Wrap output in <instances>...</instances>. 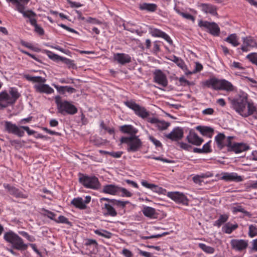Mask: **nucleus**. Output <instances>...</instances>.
I'll return each mask as SVG.
<instances>
[{"mask_svg": "<svg viewBox=\"0 0 257 257\" xmlns=\"http://www.w3.org/2000/svg\"><path fill=\"white\" fill-rule=\"evenodd\" d=\"M149 139L156 147H161L162 146V144L160 141L156 139L153 136H149Z\"/></svg>", "mask_w": 257, "mask_h": 257, "instance_id": "nucleus-56", "label": "nucleus"}, {"mask_svg": "<svg viewBox=\"0 0 257 257\" xmlns=\"http://www.w3.org/2000/svg\"><path fill=\"white\" fill-rule=\"evenodd\" d=\"M113 58L114 61L117 63L125 65L132 62V57L127 54L123 53H117L113 54Z\"/></svg>", "mask_w": 257, "mask_h": 257, "instance_id": "nucleus-22", "label": "nucleus"}, {"mask_svg": "<svg viewBox=\"0 0 257 257\" xmlns=\"http://www.w3.org/2000/svg\"><path fill=\"white\" fill-rule=\"evenodd\" d=\"M122 254L125 257H132L133 256L132 252L126 248L123 249L122 250Z\"/></svg>", "mask_w": 257, "mask_h": 257, "instance_id": "nucleus-63", "label": "nucleus"}, {"mask_svg": "<svg viewBox=\"0 0 257 257\" xmlns=\"http://www.w3.org/2000/svg\"><path fill=\"white\" fill-rule=\"evenodd\" d=\"M149 32L152 37L162 38L166 41L170 45L173 44V41L170 37L167 34L161 30L150 27L149 29Z\"/></svg>", "mask_w": 257, "mask_h": 257, "instance_id": "nucleus-18", "label": "nucleus"}, {"mask_svg": "<svg viewBox=\"0 0 257 257\" xmlns=\"http://www.w3.org/2000/svg\"><path fill=\"white\" fill-rule=\"evenodd\" d=\"M121 193L120 196L122 197H130L133 195V193L128 191L124 188L119 187L118 194Z\"/></svg>", "mask_w": 257, "mask_h": 257, "instance_id": "nucleus-47", "label": "nucleus"}, {"mask_svg": "<svg viewBox=\"0 0 257 257\" xmlns=\"http://www.w3.org/2000/svg\"><path fill=\"white\" fill-rule=\"evenodd\" d=\"M229 218V215L227 214H221L217 220L213 223V225L220 227L223 223H225Z\"/></svg>", "mask_w": 257, "mask_h": 257, "instance_id": "nucleus-38", "label": "nucleus"}, {"mask_svg": "<svg viewBox=\"0 0 257 257\" xmlns=\"http://www.w3.org/2000/svg\"><path fill=\"white\" fill-rule=\"evenodd\" d=\"M230 67L232 69H237L239 70H244V67L242 64L238 62L233 61L230 65Z\"/></svg>", "mask_w": 257, "mask_h": 257, "instance_id": "nucleus-54", "label": "nucleus"}, {"mask_svg": "<svg viewBox=\"0 0 257 257\" xmlns=\"http://www.w3.org/2000/svg\"><path fill=\"white\" fill-rule=\"evenodd\" d=\"M28 13L27 14L23 15L24 18H28V21L30 24L34 27V32L39 34L40 36H42L44 34L45 32L44 29L37 24V21L35 18L36 14L32 10H29Z\"/></svg>", "mask_w": 257, "mask_h": 257, "instance_id": "nucleus-11", "label": "nucleus"}, {"mask_svg": "<svg viewBox=\"0 0 257 257\" xmlns=\"http://www.w3.org/2000/svg\"><path fill=\"white\" fill-rule=\"evenodd\" d=\"M232 138V137L229 136L227 139H226L225 136L223 134L219 133L215 137V141L217 144V147L219 149L221 150L225 146L227 147L228 149V144L229 143V142H231Z\"/></svg>", "mask_w": 257, "mask_h": 257, "instance_id": "nucleus-21", "label": "nucleus"}, {"mask_svg": "<svg viewBox=\"0 0 257 257\" xmlns=\"http://www.w3.org/2000/svg\"><path fill=\"white\" fill-rule=\"evenodd\" d=\"M4 126L5 131L9 134H13L19 137H22L25 135V132L22 130L21 126H18L11 121H5Z\"/></svg>", "mask_w": 257, "mask_h": 257, "instance_id": "nucleus-13", "label": "nucleus"}, {"mask_svg": "<svg viewBox=\"0 0 257 257\" xmlns=\"http://www.w3.org/2000/svg\"><path fill=\"white\" fill-rule=\"evenodd\" d=\"M221 175L220 179L227 182L234 181L239 182L243 180L242 177L241 176L238 175L235 172H223L221 174Z\"/></svg>", "mask_w": 257, "mask_h": 257, "instance_id": "nucleus-25", "label": "nucleus"}, {"mask_svg": "<svg viewBox=\"0 0 257 257\" xmlns=\"http://www.w3.org/2000/svg\"><path fill=\"white\" fill-rule=\"evenodd\" d=\"M148 121L155 124V126L160 131L166 130L170 124L169 122L164 120H160L156 117H149Z\"/></svg>", "mask_w": 257, "mask_h": 257, "instance_id": "nucleus-28", "label": "nucleus"}, {"mask_svg": "<svg viewBox=\"0 0 257 257\" xmlns=\"http://www.w3.org/2000/svg\"><path fill=\"white\" fill-rule=\"evenodd\" d=\"M167 196L177 204L188 205V199L183 193L180 192H169Z\"/></svg>", "mask_w": 257, "mask_h": 257, "instance_id": "nucleus-14", "label": "nucleus"}, {"mask_svg": "<svg viewBox=\"0 0 257 257\" xmlns=\"http://www.w3.org/2000/svg\"><path fill=\"white\" fill-rule=\"evenodd\" d=\"M84 244L86 246H93L96 247L98 245V243L95 239L86 238L84 240Z\"/></svg>", "mask_w": 257, "mask_h": 257, "instance_id": "nucleus-51", "label": "nucleus"}, {"mask_svg": "<svg viewBox=\"0 0 257 257\" xmlns=\"http://www.w3.org/2000/svg\"><path fill=\"white\" fill-rule=\"evenodd\" d=\"M211 142V141H209L203 146L202 149L203 152V153H211L212 152V149H211L210 147Z\"/></svg>", "mask_w": 257, "mask_h": 257, "instance_id": "nucleus-55", "label": "nucleus"}, {"mask_svg": "<svg viewBox=\"0 0 257 257\" xmlns=\"http://www.w3.org/2000/svg\"><path fill=\"white\" fill-rule=\"evenodd\" d=\"M55 222L58 223H64L66 224H70V222L69 221L68 219L63 215L59 216L58 219L55 220Z\"/></svg>", "mask_w": 257, "mask_h": 257, "instance_id": "nucleus-52", "label": "nucleus"}, {"mask_svg": "<svg viewBox=\"0 0 257 257\" xmlns=\"http://www.w3.org/2000/svg\"><path fill=\"white\" fill-rule=\"evenodd\" d=\"M119 186L114 184H107L103 186L102 192L111 195H118Z\"/></svg>", "mask_w": 257, "mask_h": 257, "instance_id": "nucleus-30", "label": "nucleus"}, {"mask_svg": "<svg viewBox=\"0 0 257 257\" xmlns=\"http://www.w3.org/2000/svg\"><path fill=\"white\" fill-rule=\"evenodd\" d=\"M241 40L242 44L238 50L240 49L243 52H247L254 48H257V41L254 37L248 36L242 37Z\"/></svg>", "mask_w": 257, "mask_h": 257, "instance_id": "nucleus-10", "label": "nucleus"}, {"mask_svg": "<svg viewBox=\"0 0 257 257\" xmlns=\"http://www.w3.org/2000/svg\"><path fill=\"white\" fill-rule=\"evenodd\" d=\"M78 176L79 182L85 188L93 190H98L100 188V183L95 176L79 173Z\"/></svg>", "mask_w": 257, "mask_h": 257, "instance_id": "nucleus-6", "label": "nucleus"}, {"mask_svg": "<svg viewBox=\"0 0 257 257\" xmlns=\"http://www.w3.org/2000/svg\"><path fill=\"white\" fill-rule=\"evenodd\" d=\"M24 77L28 81L33 82L41 83L36 84L34 86V88L36 91L39 93H44L50 94L54 93V89L49 85L46 84H42L45 83L46 81L45 78L41 76H32L29 75H25Z\"/></svg>", "mask_w": 257, "mask_h": 257, "instance_id": "nucleus-4", "label": "nucleus"}, {"mask_svg": "<svg viewBox=\"0 0 257 257\" xmlns=\"http://www.w3.org/2000/svg\"><path fill=\"white\" fill-rule=\"evenodd\" d=\"M19 234L23 237L27 238L30 242L35 241L36 239L34 236L29 235L27 232L24 231H19Z\"/></svg>", "mask_w": 257, "mask_h": 257, "instance_id": "nucleus-53", "label": "nucleus"}, {"mask_svg": "<svg viewBox=\"0 0 257 257\" xmlns=\"http://www.w3.org/2000/svg\"><path fill=\"white\" fill-rule=\"evenodd\" d=\"M198 26L201 28L207 29L208 32L213 36H218L220 34V28L215 22L200 20L198 23Z\"/></svg>", "mask_w": 257, "mask_h": 257, "instance_id": "nucleus-12", "label": "nucleus"}, {"mask_svg": "<svg viewBox=\"0 0 257 257\" xmlns=\"http://www.w3.org/2000/svg\"><path fill=\"white\" fill-rule=\"evenodd\" d=\"M198 7L205 14H209L212 16H217L216 6L210 4L202 3L198 5Z\"/></svg>", "mask_w": 257, "mask_h": 257, "instance_id": "nucleus-27", "label": "nucleus"}, {"mask_svg": "<svg viewBox=\"0 0 257 257\" xmlns=\"http://www.w3.org/2000/svg\"><path fill=\"white\" fill-rule=\"evenodd\" d=\"M124 105L132 109L136 115L143 119L149 118L150 112L144 107L136 103L133 100L124 101Z\"/></svg>", "mask_w": 257, "mask_h": 257, "instance_id": "nucleus-9", "label": "nucleus"}, {"mask_svg": "<svg viewBox=\"0 0 257 257\" xmlns=\"http://www.w3.org/2000/svg\"><path fill=\"white\" fill-rule=\"evenodd\" d=\"M160 41H155L153 43V52L154 53L157 54L160 51V45L159 44Z\"/></svg>", "mask_w": 257, "mask_h": 257, "instance_id": "nucleus-57", "label": "nucleus"}, {"mask_svg": "<svg viewBox=\"0 0 257 257\" xmlns=\"http://www.w3.org/2000/svg\"><path fill=\"white\" fill-rule=\"evenodd\" d=\"M237 223L232 224L230 222L225 223L222 227V231L227 234L231 233L238 227Z\"/></svg>", "mask_w": 257, "mask_h": 257, "instance_id": "nucleus-36", "label": "nucleus"}, {"mask_svg": "<svg viewBox=\"0 0 257 257\" xmlns=\"http://www.w3.org/2000/svg\"><path fill=\"white\" fill-rule=\"evenodd\" d=\"M154 81L159 85L166 87L168 85L167 76L161 70H156L154 73Z\"/></svg>", "mask_w": 257, "mask_h": 257, "instance_id": "nucleus-19", "label": "nucleus"}, {"mask_svg": "<svg viewBox=\"0 0 257 257\" xmlns=\"http://www.w3.org/2000/svg\"><path fill=\"white\" fill-rule=\"evenodd\" d=\"M60 61L64 62L67 65H68L69 68H73L75 66L73 60H71L68 58H65V57H63L61 56V57L60 58Z\"/></svg>", "mask_w": 257, "mask_h": 257, "instance_id": "nucleus-50", "label": "nucleus"}, {"mask_svg": "<svg viewBox=\"0 0 257 257\" xmlns=\"http://www.w3.org/2000/svg\"><path fill=\"white\" fill-rule=\"evenodd\" d=\"M3 186L11 195L16 198H27V195L23 194L19 189L14 186L11 185L9 184L4 183Z\"/></svg>", "mask_w": 257, "mask_h": 257, "instance_id": "nucleus-26", "label": "nucleus"}, {"mask_svg": "<svg viewBox=\"0 0 257 257\" xmlns=\"http://www.w3.org/2000/svg\"><path fill=\"white\" fill-rule=\"evenodd\" d=\"M71 204L76 208L81 210L85 209L87 207L86 205H85V202H84L83 199L80 197L73 198L71 201Z\"/></svg>", "mask_w": 257, "mask_h": 257, "instance_id": "nucleus-33", "label": "nucleus"}, {"mask_svg": "<svg viewBox=\"0 0 257 257\" xmlns=\"http://www.w3.org/2000/svg\"><path fill=\"white\" fill-rule=\"evenodd\" d=\"M129 203L128 201H112L110 204H104L102 210L104 215L115 217L117 216V212L114 207L123 208Z\"/></svg>", "mask_w": 257, "mask_h": 257, "instance_id": "nucleus-8", "label": "nucleus"}, {"mask_svg": "<svg viewBox=\"0 0 257 257\" xmlns=\"http://www.w3.org/2000/svg\"><path fill=\"white\" fill-rule=\"evenodd\" d=\"M142 212L145 216L150 219H156L158 217L156 209L152 207L143 205Z\"/></svg>", "mask_w": 257, "mask_h": 257, "instance_id": "nucleus-29", "label": "nucleus"}, {"mask_svg": "<svg viewBox=\"0 0 257 257\" xmlns=\"http://www.w3.org/2000/svg\"><path fill=\"white\" fill-rule=\"evenodd\" d=\"M217 80V78H211L204 82V85L208 87H211L212 89L216 90Z\"/></svg>", "mask_w": 257, "mask_h": 257, "instance_id": "nucleus-42", "label": "nucleus"}, {"mask_svg": "<svg viewBox=\"0 0 257 257\" xmlns=\"http://www.w3.org/2000/svg\"><path fill=\"white\" fill-rule=\"evenodd\" d=\"M196 129L199 131L203 136H211L213 133V129L210 127L198 125Z\"/></svg>", "mask_w": 257, "mask_h": 257, "instance_id": "nucleus-37", "label": "nucleus"}, {"mask_svg": "<svg viewBox=\"0 0 257 257\" xmlns=\"http://www.w3.org/2000/svg\"><path fill=\"white\" fill-rule=\"evenodd\" d=\"M183 129L180 127H175L170 133L165 135L166 138L172 141H178L183 138Z\"/></svg>", "mask_w": 257, "mask_h": 257, "instance_id": "nucleus-17", "label": "nucleus"}, {"mask_svg": "<svg viewBox=\"0 0 257 257\" xmlns=\"http://www.w3.org/2000/svg\"><path fill=\"white\" fill-rule=\"evenodd\" d=\"M248 234L251 238L257 235V227L256 226L253 224L249 225Z\"/></svg>", "mask_w": 257, "mask_h": 257, "instance_id": "nucleus-46", "label": "nucleus"}, {"mask_svg": "<svg viewBox=\"0 0 257 257\" xmlns=\"http://www.w3.org/2000/svg\"><path fill=\"white\" fill-rule=\"evenodd\" d=\"M85 22L93 25H101L102 22L95 18L89 17L85 19Z\"/></svg>", "mask_w": 257, "mask_h": 257, "instance_id": "nucleus-49", "label": "nucleus"}, {"mask_svg": "<svg viewBox=\"0 0 257 257\" xmlns=\"http://www.w3.org/2000/svg\"><path fill=\"white\" fill-rule=\"evenodd\" d=\"M179 146L180 147L184 150H186V151H189L191 149V146L186 143H184V142H180L179 143Z\"/></svg>", "mask_w": 257, "mask_h": 257, "instance_id": "nucleus-59", "label": "nucleus"}, {"mask_svg": "<svg viewBox=\"0 0 257 257\" xmlns=\"http://www.w3.org/2000/svg\"><path fill=\"white\" fill-rule=\"evenodd\" d=\"M251 244V250L253 251H257V238L252 240Z\"/></svg>", "mask_w": 257, "mask_h": 257, "instance_id": "nucleus-64", "label": "nucleus"}, {"mask_svg": "<svg viewBox=\"0 0 257 257\" xmlns=\"http://www.w3.org/2000/svg\"><path fill=\"white\" fill-rule=\"evenodd\" d=\"M246 58L248 59L252 64L257 66V53H251L248 54Z\"/></svg>", "mask_w": 257, "mask_h": 257, "instance_id": "nucleus-45", "label": "nucleus"}, {"mask_svg": "<svg viewBox=\"0 0 257 257\" xmlns=\"http://www.w3.org/2000/svg\"><path fill=\"white\" fill-rule=\"evenodd\" d=\"M42 211H43L42 212V214L43 216H46L50 219L55 221V220H56V214L55 213L44 208H42Z\"/></svg>", "mask_w": 257, "mask_h": 257, "instance_id": "nucleus-43", "label": "nucleus"}, {"mask_svg": "<svg viewBox=\"0 0 257 257\" xmlns=\"http://www.w3.org/2000/svg\"><path fill=\"white\" fill-rule=\"evenodd\" d=\"M94 232L99 236H101L107 239L111 238L113 235L110 232L102 229L94 230Z\"/></svg>", "mask_w": 257, "mask_h": 257, "instance_id": "nucleus-39", "label": "nucleus"}, {"mask_svg": "<svg viewBox=\"0 0 257 257\" xmlns=\"http://www.w3.org/2000/svg\"><path fill=\"white\" fill-rule=\"evenodd\" d=\"M234 86L232 84L224 79H218L217 80L216 90H225L227 92L233 91L234 90Z\"/></svg>", "mask_w": 257, "mask_h": 257, "instance_id": "nucleus-20", "label": "nucleus"}, {"mask_svg": "<svg viewBox=\"0 0 257 257\" xmlns=\"http://www.w3.org/2000/svg\"><path fill=\"white\" fill-rule=\"evenodd\" d=\"M52 85L57 89L58 92L62 94L65 93V86H59L55 84H53Z\"/></svg>", "mask_w": 257, "mask_h": 257, "instance_id": "nucleus-62", "label": "nucleus"}, {"mask_svg": "<svg viewBox=\"0 0 257 257\" xmlns=\"http://www.w3.org/2000/svg\"><path fill=\"white\" fill-rule=\"evenodd\" d=\"M121 144L127 145L128 152H136L138 151L142 146V142L139 136L122 137L120 139Z\"/></svg>", "mask_w": 257, "mask_h": 257, "instance_id": "nucleus-7", "label": "nucleus"}, {"mask_svg": "<svg viewBox=\"0 0 257 257\" xmlns=\"http://www.w3.org/2000/svg\"><path fill=\"white\" fill-rule=\"evenodd\" d=\"M122 154L123 152L121 151L110 152L109 153V155L115 158H119L121 157Z\"/></svg>", "mask_w": 257, "mask_h": 257, "instance_id": "nucleus-60", "label": "nucleus"}, {"mask_svg": "<svg viewBox=\"0 0 257 257\" xmlns=\"http://www.w3.org/2000/svg\"><path fill=\"white\" fill-rule=\"evenodd\" d=\"M58 112L63 115L67 114L73 115L77 112V107L71 102L62 100L59 95L55 97Z\"/></svg>", "mask_w": 257, "mask_h": 257, "instance_id": "nucleus-3", "label": "nucleus"}, {"mask_svg": "<svg viewBox=\"0 0 257 257\" xmlns=\"http://www.w3.org/2000/svg\"><path fill=\"white\" fill-rule=\"evenodd\" d=\"M180 68H181L184 71L185 74L186 75H191L193 74V71H191L188 69L185 63H184Z\"/></svg>", "mask_w": 257, "mask_h": 257, "instance_id": "nucleus-61", "label": "nucleus"}, {"mask_svg": "<svg viewBox=\"0 0 257 257\" xmlns=\"http://www.w3.org/2000/svg\"><path fill=\"white\" fill-rule=\"evenodd\" d=\"M228 151H233L236 154L240 153L249 149V147L243 143H235L232 144L231 141L228 144Z\"/></svg>", "mask_w": 257, "mask_h": 257, "instance_id": "nucleus-23", "label": "nucleus"}, {"mask_svg": "<svg viewBox=\"0 0 257 257\" xmlns=\"http://www.w3.org/2000/svg\"><path fill=\"white\" fill-rule=\"evenodd\" d=\"M141 184L144 187L150 189L155 192H159L160 190L162 189V188L159 187L157 185H156L153 184H150L147 181L145 180L142 181L141 182Z\"/></svg>", "mask_w": 257, "mask_h": 257, "instance_id": "nucleus-40", "label": "nucleus"}, {"mask_svg": "<svg viewBox=\"0 0 257 257\" xmlns=\"http://www.w3.org/2000/svg\"><path fill=\"white\" fill-rule=\"evenodd\" d=\"M45 52L49 57V58L53 60H60V58L61 57V56H60L54 53L53 52L47 50H45Z\"/></svg>", "mask_w": 257, "mask_h": 257, "instance_id": "nucleus-48", "label": "nucleus"}, {"mask_svg": "<svg viewBox=\"0 0 257 257\" xmlns=\"http://www.w3.org/2000/svg\"><path fill=\"white\" fill-rule=\"evenodd\" d=\"M119 131L123 134L129 135L130 136H134L138 132V129L131 124L120 126Z\"/></svg>", "mask_w": 257, "mask_h": 257, "instance_id": "nucleus-31", "label": "nucleus"}, {"mask_svg": "<svg viewBox=\"0 0 257 257\" xmlns=\"http://www.w3.org/2000/svg\"><path fill=\"white\" fill-rule=\"evenodd\" d=\"M186 140L189 143L197 146L201 145L203 142V139L200 138L193 130L189 131L188 135L186 137Z\"/></svg>", "mask_w": 257, "mask_h": 257, "instance_id": "nucleus-24", "label": "nucleus"}, {"mask_svg": "<svg viewBox=\"0 0 257 257\" xmlns=\"http://www.w3.org/2000/svg\"><path fill=\"white\" fill-rule=\"evenodd\" d=\"M139 9L142 11L154 12L157 9V5L155 4L144 3L139 5Z\"/></svg>", "mask_w": 257, "mask_h": 257, "instance_id": "nucleus-35", "label": "nucleus"}, {"mask_svg": "<svg viewBox=\"0 0 257 257\" xmlns=\"http://www.w3.org/2000/svg\"><path fill=\"white\" fill-rule=\"evenodd\" d=\"M231 248L236 252H242L246 250L248 241L242 239H233L230 242Z\"/></svg>", "mask_w": 257, "mask_h": 257, "instance_id": "nucleus-15", "label": "nucleus"}, {"mask_svg": "<svg viewBox=\"0 0 257 257\" xmlns=\"http://www.w3.org/2000/svg\"><path fill=\"white\" fill-rule=\"evenodd\" d=\"M4 239L12 244L13 247L18 250H25L28 244L24 243L23 239L12 231L6 232L4 235Z\"/></svg>", "mask_w": 257, "mask_h": 257, "instance_id": "nucleus-5", "label": "nucleus"}, {"mask_svg": "<svg viewBox=\"0 0 257 257\" xmlns=\"http://www.w3.org/2000/svg\"><path fill=\"white\" fill-rule=\"evenodd\" d=\"M203 69L202 65L198 62H196L195 63V68L193 70V74L200 72Z\"/></svg>", "mask_w": 257, "mask_h": 257, "instance_id": "nucleus-58", "label": "nucleus"}, {"mask_svg": "<svg viewBox=\"0 0 257 257\" xmlns=\"http://www.w3.org/2000/svg\"><path fill=\"white\" fill-rule=\"evenodd\" d=\"M198 246L203 251L207 253L212 254L215 251V249L213 247L207 245L204 243H200Z\"/></svg>", "mask_w": 257, "mask_h": 257, "instance_id": "nucleus-41", "label": "nucleus"}, {"mask_svg": "<svg viewBox=\"0 0 257 257\" xmlns=\"http://www.w3.org/2000/svg\"><path fill=\"white\" fill-rule=\"evenodd\" d=\"M231 108L238 114L244 117L251 115L255 110V106L252 102H248L247 95L244 92H240L233 98L228 97Z\"/></svg>", "mask_w": 257, "mask_h": 257, "instance_id": "nucleus-1", "label": "nucleus"}, {"mask_svg": "<svg viewBox=\"0 0 257 257\" xmlns=\"http://www.w3.org/2000/svg\"><path fill=\"white\" fill-rule=\"evenodd\" d=\"M231 210L233 214H236L238 212H241L245 216L249 217L251 215L249 212L245 210L244 208L239 204H233L231 207Z\"/></svg>", "mask_w": 257, "mask_h": 257, "instance_id": "nucleus-32", "label": "nucleus"}, {"mask_svg": "<svg viewBox=\"0 0 257 257\" xmlns=\"http://www.w3.org/2000/svg\"><path fill=\"white\" fill-rule=\"evenodd\" d=\"M224 41L234 47L238 46L240 44L239 38L235 33L228 35V36L224 39Z\"/></svg>", "mask_w": 257, "mask_h": 257, "instance_id": "nucleus-34", "label": "nucleus"}, {"mask_svg": "<svg viewBox=\"0 0 257 257\" xmlns=\"http://www.w3.org/2000/svg\"><path fill=\"white\" fill-rule=\"evenodd\" d=\"M7 3H11L15 5V10L24 15L28 13V10L26 11V7L30 0H6Z\"/></svg>", "mask_w": 257, "mask_h": 257, "instance_id": "nucleus-16", "label": "nucleus"}, {"mask_svg": "<svg viewBox=\"0 0 257 257\" xmlns=\"http://www.w3.org/2000/svg\"><path fill=\"white\" fill-rule=\"evenodd\" d=\"M169 60L174 62L179 68L185 63L184 61L181 58L175 55L171 56Z\"/></svg>", "mask_w": 257, "mask_h": 257, "instance_id": "nucleus-44", "label": "nucleus"}, {"mask_svg": "<svg viewBox=\"0 0 257 257\" xmlns=\"http://www.w3.org/2000/svg\"><path fill=\"white\" fill-rule=\"evenodd\" d=\"M21 94L15 87L10 88L9 92L3 91L0 92V106L5 108L14 104L20 97Z\"/></svg>", "mask_w": 257, "mask_h": 257, "instance_id": "nucleus-2", "label": "nucleus"}]
</instances>
